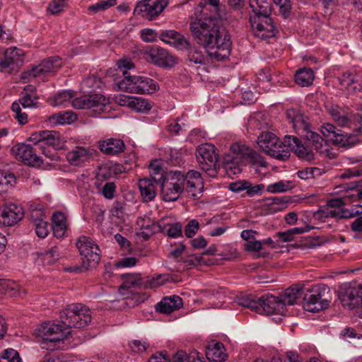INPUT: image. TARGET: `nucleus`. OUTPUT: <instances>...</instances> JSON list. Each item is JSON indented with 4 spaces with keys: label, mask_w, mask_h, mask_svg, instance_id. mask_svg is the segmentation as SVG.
Segmentation results:
<instances>
[{
    "label": "nucleus",
    "mask_w": 362,
    "mask_h": 362,
    "mask_svg": "<svg viewBox=\"0 0 362 362\" xmlns=\"http://www.w3.org/2000/svg\"><path fill=\"white\" fill-rule=\"evenodd\" d=\"M220 0L201 1L190 21V30L197 43L204 47L208 55L220 61L230 53V36L221 25Z\"/></svg>",
    "instance_id": "nucleus-1"
},
{
    "label": "nucleus",
    "mask_w": 362,
    "mask_h": 362,
    "mask_svg": "<svg viewBox=\"0 0 362 362\" xmlns=\"http://www.w3.org/2000/svg\"><path fill=\"white\" fill-rule=\"evenodd\" d=\"M247 162L266 166V162L258 153L245 144L235 143L231 145L230 152L223 158V167L228 175H235L242 171Z\"/></svg>",
    "instance_id": "nucleus-2"
},
{
    "label": "nucleus",
    "mask_w": 362,
    "mask_h": 362,
    "mask_svg": "<svg viewBox=\"0 0 362 362\" xmlns=\"http://www.w3.org/2000/svg\"><path fill=\"white\" fill-rule=\"evenodd\" d=\"M70 333L65 327L51 322L43 323L36 330V334L42 339V348L52 350L64 349L65 340Z\"/></svg>",
    "instance_id": "nucleus-3"
},
{
    "label": "nucleus",
    "mask_w": 362,
    "mask_h": 362,
    "mask_svg": "<svg viewBox=\"0 0 362 362\" xmlns=\"http://www.w3.org/2000/svg\"><path fill=\"white\" fill-rule=\"evenodd\" d=\"M35 146L39 148L42 153L52 161H58L59 156L56 152H51L45 146H52L54 149H62L65 145V141L59 132L55 131H40L31 134L28 139Z\"/></svg>",
    "instance_id": "nucleus-4"
},
{
    "label": "nucleus",
    "mask_w": 362,
    "mask_h": 362,
    "mask_svg": "<svg viewBox=\"0 0 362 362\" xmlns=\"http://www.w3.org/2000/svg\"><path fill=\"white\" fill-rule=\"evenodd\" d=\"M60 320L68 330L69 328H83L91 321L90 311L83 304H70L61 311Z\"/></svg>",
    "instance_id": "nucleus-5"
},
{
    "label": "nucleus",
    "mask_w": 362,
    "mask_h": 362,
    "mask_svg": "<svg viewBox=\"0 0 362 362\" xmlns=\"http://www.w3.org/2000/svg\"><path fill=\"white\" fill-rule=\"evenodd\" d=\"M238 303L257 313L267 315L273 314L283 315L286 311V308H284V303H281L279 297L270 294L264 295L257 300L249 298L241 299Z\"/></svg>",
    "instance_id": "nucleus-6"
},
{
    "label": "nucleus",
    "mask_w": 362,
    "mask_h": 362,
    "mask_svg": "<svg viewBox=\"0 0 362 362\" xmlns=\"http://www.w3.org/2000/svg\"><path fill=\"white\" fill-rule=\"evenodd\" d=\"M124 78L118 82L119 90L136 94H151L158 90V86L151 78L141 76H131L123 71Z\"/></svg>",
    "instance_id": "nucleus-7"
},
{
    "label": "nucleus",
    "mask_w": 362,
    "mask_h": 362,
    "mask_svg": "<svg viewBox=\"0 0 362 362\" xmlns=\"http://www.w3.org/2000/svg\"><path fill=\"white\" fill-rule=\"evenodd\" d=\"M259 148L269 156L279 160H286L288 158V151L286 146L285 139L281 141L274 134L262 132L257 139Z\"/></svg>",
    "instance_id": "nucleus-8"
},
{
    "label": "nucleus",
    "mask_w": 362,
    "mask_h": 362,
    "mask_svg": "<svg viewBox=\"0 0 362 362\" xmlns=\"http://www.w3.org/2000/svg\"><path fill=\"white\" fill-rule=\"evenodd\" d=\"M76 246L81 256V270L95 267L100 260V249L90 238L81 236L78 239Z\"/></svg>",
    "instance_id": "nucleus-9"
},
{
    "label": "nucleus",
    "mask_w": 362,
    "mask_h": 362,
    "mask_svg": "<svg viewBox=\"0 0 362 362\" xmlns=\"http://www.w3.org/2000/svg\"><path fill=\"white\" fill-rule=\"evenodd\" d=\"M200 168L211 177L216 176L218 170V155L216 147L211 144L200 145L196 151Z\"/></svg>",
    "instance_id": "nucleus-10"
},
{
    "label": "nucleus",
    "mask_w": 362,
    "mask_h": 362,
    "mask_svg": "<svg viewBox=\"0 0 362 362\" xmlns=\"http://www.w3.org/2000/svg\"><path fill=\"white\" fill-rule=\"evenodd\" d=\"M339 298L344 308L349 310L362 308V284L341 285L339 290Z\"/></svg>",
    "instance_id": "nucleus-11"
},
{
    "label": "nucleus",
    "mask_w": 362,
    "mask_h": 362,
    "mask_svg": "<svg viewBox=\"0 0 362 362\" xmlns=\"http://www.w3.org/2000/svg\"><path fill=\"white\" fill-rule=\"evenodd\" d=\"M168 0H142L137 3L134 14L152 21L168 6Z\"/></svg>",
    "instance_id": "nucleus-12"
},
{
    "label": "nucleus",
    "mask_w": 362,
    "mask_h": 362,
    "mask_svg": "<svg viewBox=\"0 0 362 362\" xmlns=\"http://www.w3.org/2000/svg\"><path fill=\"white\" fill-rule=\"evenodd\" d=\"M250 24L253 35L262 40L275 36L276 29L269 16H251Z\"/></svg>",
    "instance_id": "nucleus-13"
},
{
    "label": "nucleus",
    "mask_w": 362,
    "mask_h": 362,
    "mask_svg": "<svg viewBox=\"0 0 362 362\" xmlns=\"http://www.w3.org/2000/svg\"><path fill=\"white\" fill-rule=\"evenodd\" d=\"M287 117L293 124L296 132L302 134L308 141L314 144L317 142V134L310 129L308 117L291 110L287 112Z\"/></svg>",
    "instance_id": "nucleus-14"
},
{
    "label": "nucleus",
    "mask_w": 362,
    "mask_h": 362,
    "mask_svg": "<svg viewBox=\"0 0 362 362\" xmlns=\"http://www.w3.org/2000/svg\"><path fill=\"white\" fill-rule=\"evenodd\" d=\"M146 60L160 67H172L176 64L175 58L166 49L153 47L144 53Z\"/></svg>",
    "instance_id": "nucleus-15"
},
{
    "label": "nucleus",
    "mask_w": 362,
    "mask_h": 362,
    "mask_svg": "<svg viewBox=\"0 0 362 362\" xmlns=\"http://www.w3.org/2000/svg\"><path fill=\"white\" fill-rule=\"evenodd\" d=\"M12 154L18 160L30 166H40L42 163L41 158L36 155V151L30 145L18 144L11 148Z\"/></svg>",
    "instance_id": "nucleus-16"
},
{
    "label": "nucleus",
    "mask_w": 362,
    "mask_h": 362,
    "mask_svg": "<svg viewBox=\"0 0 362 362\" xmlns=\"http://www.w3.org/2000/svg\"><path fill=\"white\" fill-rule=\"evenodd\" d=\"M173 179L177 180V182H170L163 184L161 194L164 202H175L178 199L182 192L184 175L180 172H175Z\"/></svg>",
    "instance_id": "nucleus-17"
},
{
    "label": "nucleus",
    "mask_w": 362,
    "mask_h": 362,
    "mask_svg": "<svg viewBox=\"0 0 362 362\" xmlns=\"http://www.w3.org/2000/svg\"><path fill=\"white\" fill-rule=\"evenodd\" d=\"M22 205H0V225L12 226L24 216Z\"/></svg>",
    "instance_id": "nucleus-18"
},
{
    "label": "nucleus",
    "mask_w": 362,
    "mask_h": 362,
    "mask_svg": "<svg viewBox=\"0 0 362 362\" xmlns=\"http://www.w3.org/2000/svg\"><path fill=\"white\" fill-rule=\"evenodd\" d=\"M185 191L184 194L193 199L199 198L202 193L204 183L199 173L194 170L187 172L184 177Z\"/></svg>",
    "instance_id": "nucleus-19"
},
{
    "label": "nucleus",
    "mask_w": 362,
    "mask_h": 362,
    "mask_svg": "<svg viewBox=\"0 0 362 362\" xmlns=\"http://www.w3.org/2000/svg\"><path fill=\"white\" fill-rule=\"evenodd\" d=\"M96 153V150L92 147L77 146L66 153V158L70 165L80 166L89 162Z\"/></svg>",
    "instance_id": "nucleus-20"
},
{
    "label": "nucleus",
    "mask_w": 362,
    "mask_h": 362,
    "mask_svg": "<svg viewBox=\"0 0 362 362\" xmlns=\"http://www.w3.org/2000/svg\"><path fill=\"white\" fill-rule=\"evenodd\" d=\"M285 142L288 151V157L292 151L300 158L308 161L314 160V153L308 146L303 144L298 138L293 136H286Z\"/></svg>",
    "instance_id": "nucleus-21"
},
{
    "label": "nucleus",
    "mask_w": 362,
    "mask_h": 362,
    "mask_svg": "<svg viewBox=\"0 0 362 362\" xmlns=\"http://www.w3.org/2000/svg\"><path fill=\"white\" fill-rule=\"evenodd\" d=\"M136 224L140 229L137 234L145 240H147L151 235L163 230L160 222L156 223L146 216L139 217L136 221Z\"/></svg>",
    "instance_id": "nucleus-22"
},
{
    "label": "nucleus",
    "mask_w": 362,
    "mask_h": 362,
    "mask_svg": "<svg viewBox=\"0 0 362 362\" xmlns=\"http://www.w3.org/2000/svg\"><path fill=\"white\" fill-rule=\"evenodd\" d=\"M306 284L305 283L296 284L284 291L279 297L281 303H284V308L286 305H293L297 303L301 296L302 291H304Z\"/></svg>",
    "instance_id": "nucleus-23"
},
{
    "label": "nucleus",
    "mask_w": 362,
    "mask_h": 362,
    "mask_svg": "<svg viewBox=\"0 0 362 362\" xmlns=\"http://www.w3.org/2000/svg\"><path fill=\"white\" fill-rule=\"evenodd\" d=\"M302 306L305 311L315 313L317 312V286L315 284L308 285L304 290Z\"/></svg>",
    "instance_id": "nucleus-24"
},
{
    "label": "nucleus",
    "mask_w": 362,
    "mask_h": 362,
    "mask_svg": "<svg viewBox=\"0 0 362 362\" xmlns=\"http://www.w3.org/2000/svg\"><path fill=\"white\" fill-rule=\"evenodd\" d=\"M155 182H156L152 179L147 177L139 180L138 186L144 202H152L156 197V187Z\"/></svg>",
    "instance_id": "nucleus-25"
},
{
    "label": "nucleus",
    "mask_w": 362,
    "mask_h": 362,
    "mask_svg": "<svg viewBox=\"0 0 362 362\" xmlns=\"http://www.w3.org/2000/svg\"><path fill=\"white\" fill-rule=\"evenodd\" d=\"M321 132L327 141L344 145L346 141L347 134H344L341 130H336V127L332 124H324L321 128Z\"/></svg>",
    "instance_id": "nucleus-26"
},
{
    "label": "nucleus",
    "mask_w": 362,
    "mask_h": 362,
    "mask_svg": "<svg viewBox=\"0 0 362 362\" xmlns=\"http://www.w3.org/2000/svg\"><path fill=\"white\" fill-rule=\"evenodd\" d=\"M206 356L210 362H222L227 358L226 349L222 343L211 342L208 345Z\"/></svg>",
    "instance_id": "nucleus-27"
},
{
    "label": "nucleus",
    "mask_w": 362,
    "mask_h": 362,
    "mask_svg": "<svg viewBox=\"0 0 362 362\" xmlns=\"http://www.w3.org/2000/svg\"><path fill=\"white\" fill-rule=\"evenodd\" d=\"M124 144L120 139H107L99 141L100 150L107 155H115L121 153L124 149Z\"/></svg>",
    "instance_id": "nucleus-28"
},
{
    "label": "nucleus",
    "mask_w": 362,
    "mask_h": 362,
    "mask_svg": "<svg viewBox=\"0 0 362 362\" xmlns=\"http://www.w3.org/2000/svg\"><path fill=\"white\" fill-rule=\"evenodd\" d=\"M182 305V300L177 296L164 298L156 305V310L160 313L170 314Z\"/></svg>",
    "instance_id": "nucleus-29"
},
{
    "label": "nucleus",
    "mask_w": 362,
    "mask_h": 362,
    "mask_svg": "<svg viewBox=\"0 0 362 362\" xmlns=\"http://www.w3.org/2000/svg\"><path fill=\"white\" fill-rule=\"evenodd\" d=\"M124 279L123 284L120 286L119 291L121 295L128 297V291L132 288H140L142 286L141 279L138 274H125L122 276Z\"/></svg>",
    "instance_id": "nucleus-30"
},
{
    "label": "nucleus",
    "mask_w": 362,
    "mask_h": 362,
    "mask_svg": "<svg viewBox=\"0 0 362 362\" xmlns=\"http://www.w3.org/2000/svg\"><path fill=\"white\" fill-rule=\"evenodd\" d=\"M22 54L23 52L16 47L7 49L4 52V59H0V71H5L10 66L21 61Z\"/></svg>",
    "instance_id": "nucleus-31"
},
{
    "label": "nucleus",
    "mask_w": 362,
    "mask_h": 362,
    "mask_svg": "<svg viewBox=\"0 0 362 362\" xmlns=\"http://www.w3.org/2000/svg\"><path fill=\"white\" fill-rule=\"evenodd\" d=\"M62 66V61L58 57L43 61L38 66H35V74H38L40 78H43L50 73L55 71Z\"/></svg>",
    "instance_id": "nucleus-32"
},
{
    "label": "nucleus",
    "mask_w": 362,
    "mask_h": 362,
    "mask_svg": "<svg viewBox=\"0 0 362 362\" xmlns=\"http://www.w3.org/2000/svg\"><path fill=\"white\" fill-rule=\"evenodd\" d=\"M89 110L100 114L110 108L109 98L102 94H90Z\"/></svg>",
    "instance_id": "nucleus-33"
},
{
    "label": "nucleus",
    "mask_w": 362,
    "mask_h": 362,
    "mask_svg": "<svg viewBox=\"0 0 362 362\" xmlns=\"http://www.w3.org/2000/svg\"><path fill=\"white\" fill-rule=\"evenodd\" d=\"M52 228L54 236L62 238L67 229L66 217L61 211L54 212L52 216Z\"/></svg>",
    "instance_id": "nucleus-34"
},
{
    "label": "nucleus",
    "mask_w": 362,
    "mask_h": 362,
    "mask_svg": "<svg viewBox=\"0 0 362 362\" xmlns=\"http://www.w3.org/2000/svg\"><path fill=\"white\" fill-rule=\"evenodd\" d=\"M77 116L71 111H62L53 114L48 118V122L51 126L70 124L74 122Z\"/></svg>",
    "instance_id": "nucleus-35"
},
{
    "label": "nucleus",
    "mask_w": 362,
    "mask_h": 362,
    "mask_svg": "<svg viewBox=\"0 0 362 362\" xmlns=\"http://www.w3.org/2000/svg\"><path fill=\"white\" fill-rule=\"evenodd\" d=\"M315 79L314 71L307 67H304L296 71L295 74L296 83L302 86L307 87L310 86Z\"/></svg>",
    "instance_id": "nucleus-36"
},
{
    "label": "nucleus",
    "mask_w": 362,
    "mask_h": 362,
    "mask_svg": "<svg viewBox=\"0 0 362 362\" xmlns=\"http://www.w3.org/2000/svg\"><path fill=\"white\" fill-rule=\"evenodd\" d=\"M308 231V229L303 227H295L286 231L278 232L276 233L277 243H288L294 240L296 235L303 234Z\"/></svg>",
    "instance_id": "nucleus-37"
},
{
    "label": "nucleus",
    "mask_w": 362,
    "mask_h": 362,
    "mask_svg": "<svg viewBox=\"0 0 362 362\" xmlns=\"http://www.w3.org/2000/svg\"><path fill=\"white\" fill-rule=\"evenodd\" d=\"M250 6L254 13L253 16H269L271 13L269 0H250Z\"/></svg>",
    "instance_id": "nucleus-38"
},
{
    "label": "nucleus",
    "mask_w": 362,
    "mask_h": 362,
    "mask_svg": "<svg viewBox=\"0 0 362 362\" xmlns=\"http://www.w3.org/2000/svg\"><path fill=\"white\" fill-rule=\"evenodd\" d=\"M74 93L71 90H63L58 93L52 98H49V101L51 105L54 107H65L74 99Z\"/></svg>",
    "instance_id": "nucleus-39"
},
{
    "label": "nucleus",
    "mask_w": 362,
    "mask_h": 362,
    "mask_svg": "<svg viewBox=\"0 0 362 362\" xmlns=\"http://www.w3.org/2000/svg\"><path fill=\"white\" fill-rule=\"evenodd\" d=\"M332 209L329 213L333 217L339 218H350L357 214H362L358 210L348 209L344 208V205H329Z\"/></svg>",
    "instance_id": "nucleus-40"
},
{
    "label": "nucleus",
    "mask_w": 362,
    "mask_h": 362,
    "mask_svg": "<svg viewBox=\"0 0 362 362\" xmlns=\"http://www.w3.org/2000/svg\"><path fill=\"white\" fill-rule=\"evenodd\" d=\"M0 293L9 296H16L25 293V291H21V286L14 282L0 280Z\"/></svg>",
    "instance_id": "nucleus-41"
},
{
    "label": "nucleus",
    "mask_w": 362,
    "mask_h": 362,
    "mask_svg": "<svg viewBox=\"0 0 362 362\" xmlns=\"http://www.w3.org/2000/svg\"><path fill=\"white\" fill-rule=\"evenodd\" d=\"M362 200V187L344 197H338L327 201V204H347L349 202Z\"/></svg>",
    "instance_id": "nucleus-42"
},
{
    "label": "nucleus",
    "mask_w": 362,
    "mask_h": 362,
    "mask_svg": "<svg viewBox=\"0 0 362 362\" xmlns=\"http://www.w3.org/2000/svg\"><path fill=\"white\" fill-rule=\"evenodd\" d=\"M151 107L152 104L146 99L132 96L129 108L139 112H147Z\"/></svg>",
    "instance_id": "nucleus-43"
},
{
    "label": "nucleus",
    "mask_w": 362,
    "mask_h": 362,
    "mask_svg": "<svg viewBox=\"0 0 362 362\" xmlns=\"http://www.w3.org/2000/svg\"><path fill=\"white\" fill-rule=\"evenodd\" d=\"M24 90L25 91L24 95L19 100L18 103L20 104V106L22 105L25 108L36 106L38 98L35 95L27 93V91H32L33 87L31 86H27Z\"/></svg>",
    "instance_id": "nucleus-44"
},
{
    "label": "nucleus",
    "mask_w": 362,
    "mask_h": 362,
    "mask_svg": "<svg viewBox=\"0 0 362 362\" xmlns=\"http://www.w3.org/2000/svg\"><path fill=\"white\" fill-rule=\"evenodd\" d=\"M15 182L16 178L13 174L0 172V194L8 191Z\"/></svg>",
    "instance_id": "nucleus-45"
},
{
    "label": "nucleus",
    "mask_w": 362,
    "mask_h": 362,
    "mask_svg": "<svg viewBox=\"0 0 362 362\" xmlns=\"http://www.w3.org/2000/svg\"><path fill=\"white\" fill-rule=\"evenodd\" d=\"M59 257V253L57 247H53L49 250L42 254L38 259L45 264H52L54 263Z\"/></svg>",
    "instance_id": "nucleus-46"
},
{
    "label": "nucleus",
    "mask_w": 362,
    "mask_h": 362,
    "mask_svg": "<svg viewBox=\"0 0 362 362\" xmlns=\"http://www.w3.org/2000/svg\"><path fill=\"white\" fill-rule=\"evenodd\" d=\"M29 214L33 223L45 220L46 216L43 205H30Z\"/></svg>",
    "instance_id": "nucleus-47"
},
{
    "label": "nucleus",
    "mask_w": 362,
    "mask_h": 362,
    "mask_svg": "<svg viewBox=\"0 0 362 362\" xmlns=\"http://www.w3.org/2000/svg\"><path fill=\"white\" fill-rule=\"evenodd\" d=\"M117 4V0H102L95 4L90 5L88 7V10L93 13L106 11L112 6Z\"/></svg>",
    "instance_id": "nucleus-48"
},
{
    "label": "nucleus",
    "mask_w": 362,
    "mask_h": 362,
    "mask_svg": "<svg viewBox=\"0 0 362 362\" xmlns=\"http://www.w3.org/2000/svg\"><path fill=\"white\" fill-rule=\"evenodd\" d=\"M149 170L151 179L157 183V181H160L163 178V171L161 167L160 160H153L149 165Z\"/></svg>",
    "instance_id": "nucleus-49"
},
{
    "label": "nucleus",
    "mask_w": 362,
    "mask_h": 362,
    "mask_svg": "<svg viewBox=\"0 0 362 362\" xmlns=\"http://www.w3.org/2000/svg\"><path fill=\"white\" fill-rule=\"evenodd\" d=\"M339 82L349 91H355L357 89L356 86H353L356 83L355 76L350 72L342 74L339 78Z\"/></svg>",
    "instance_id": "nucleus-50"
},
{
    "label": "nucleus",
    "mask_w": 362,
    "mask_h": 362,
    "mask_svg": "<svg viewBox=\"0 0 362 362\" xmlns=\"http://www.w3.org/2000/svg\"><path fill=\"white\" fill-rule=\"evenodd\" d=\"M291 182L281 180L275 183L267 185V191L272 193L284 192L291 188Z\"/></svg>",
    "instance_id": "nucleus-51"
},
{
    "label": "nucleus",
    "mask_w": 362,
    "mask_h": 362,
    "mask_svg": "<svg viewBox=\"0 0 362 362\" xmlns=\"http://www.w3.org/2000/svg\"><path fill=\"white\" fill-rule=\"evenodd\" d=\"M188 59L190 62L194 64H205L207 58L204 57L203 53L196 48L191 49L188 54Z\"/></svg>",
    "instance_id": "nucleus-52"
},
{
    "label": "nucleus",
    "mask_w": 362,
    "mask_h": 362,
    "mask_svg": "<svg viewBox=\"0 0 362 362\" xmlns=\"http://www.w3.org/2000/svg\"><path fill=\"white\" fill-rule=\"evenodd\" d=\"M36 235L40 238H46L49 232V224L45 221L33 223Z\"/></svg>",
    "instance_id": "nucleus-53"
},
{
    "label": "nucleus",
    "mask_w": 362,
    "mask_h": 362,
    "mask_svg": "<svg viewBox=\"0 0 362 362\" xmlns=\"http://www.w3.org/2000/svg\"><path fill=\"white\" fill-rule=\"evenodd\" d=\"M258 79L259 87H262L263 89L269 88V83L272 81V77L269 70H262L258 74Z\"/></svg>",
    "instance_id": "nucleus-54"
},
{
    "label": "nucleus",
    "mask_w": 362,
    "mask_h": 362,
    "mask_svg": "<svg viewBox=\"0 0 362 362\" xmlns=\"http://www.w3.org/2000/svg\"><path fill=\"white\" fill-rule=\"evenodd\" d=\"M89 95H83L74 98L71 100L72 106L76 109H88L89 110Z\"/></svg>",
    "instance_id": "nucleus-55"
},
{
    "label": "nucleus",
    "mask_w": 362,
    "mask_h": 362,
    "mask_svg": "<svg viewBox=\"0 0 362 362\" xmlns=\"http://www.w3.org/2000/svg\"><path fill=\"white\" fill-rule=\"evenodd\" d=\"M89 95H83L74 98L71 100L72 106L76 109H88L89 110Z\"/></svg>",
    "instance_id": "nucleus-56"
},
{
    "label": "nucleus",
    "mask_w": 362,
    "mask_h": 362,
    "mask_svg": "<svg viewBox=\"0 0 362 362\" xmlns=\"http://www.w3.org/2000/svg\"><path fill=\"white\" fill-rule=\"evenodd\" d=\"M11 110L14 112L13 117L18 120L21 124H24L28 121V115L21 111L20 104L17 102L13 103Z\"/></svg>",
    "instance_id": "nucleus-57"
},
{
    "label": "nucleus",
    "mask_w": 362,
    "mask_h": 362,
    "mask_svg": "<svg viewBox=\"0 0 362 362\" xmlns=\"http://www.w3.org/2000/svg\"><path fill=\"white\" fill-rule=\"evenodd\" d=\"M168 279L166 275H158L146 281L147 285L146 286H148L151 288H155L163 285L166 281H168Z\"/></svg>",
    "instance_id": "nucleus-58"
},
{
    "label": "nucleus",
    "mask_w": 362,
    "mask_h": 362,
    "mask_svg": "<svg viewBox=\"0 0 362 362\" xmlns=\"http://www.w3.org/2000/svg\"><path fill=\"white\" fill-rule=\"evenodd\" d=\"M170 45L180 50H185L189 47L188 40L181 34L176 38V40L173 41L171 40L170 42Z\"/></svg>",
    "instance_id": "nucleus-59"
},
{
    "label": "nucleus",
    "mask_w": 362,
    "mask_h": 362,
    "mask_svg": "<svg viewBox=\"0 0 362 362\" xmlns=\"http://www.w3.org/2000/svg\"><path fill=\"white\" fill-rule=\"evenodd\" d=\"M101 81L95 76H90L83 80L82 85L83 88H99L101 87Z\"/></svg>",
    "instance_id": "nucleus-60"
},
{
    "label": "nucleus",
    "mask_w": 362,
    "mask_h": 362,
    "mask_svg": "<svg viewBox=\"0 0 362 362\" xmlns=\"http://www.w3.org/2000/svg\"><path fill=\"white\" fill-rule=\"evenodd\" d=\"M1 358L7 360L8 362H21V358L18 353L13 349H8L4 351L1 354Z\"/></svg>",
    "instance_id": "nucleus-61"
},
{
    "label": "nucleus",
    "mask_w": 362,
    "mask_h": 362,
    "mask_svg": "<svg viewBox=\"0 0 362 362\" xmlns=\"http://www.w3.org/2000/svg\"><path fill=\"white\" fill-rule=\"evenodd\" d=\"M130 346L134 352L141 354L146 351L149 347V344L146 341L134 340L131 343Z\"/></svg>",
    "instance_id": "nucleus-62"
},
{
    "label": "nucleus",
    "mask_w": 362,
    "mask_h": 362,
    "mask_svg": "<svg viewBox=\"0 0 362 362\" xmlns=\"http://www.w3.org/2000/svg\"><path fill=\"white\" fill-rule=\"evenodd\" d=\"M274 4L279 7V11L284 17L290 13L291 8V0H273Z\"/></svg>",
    "instance_id": "nucleus-63"
},
{
    "label": "nucleus",
    "mask_w": 362,
    "mask_h": 362,
    "mask_svg": "<svg viewBox=\"0 0 362 362\" xmlns=\"http://www.w3.org/2000/svg\"><path fill=\"white\" fill-rule=\"evenodd\" d=\"M66 6V0H53L48 8L52 14H57L62 11Z\"/></svg>",
    "instance_id": "nucleus-64"
}]
</instances>
